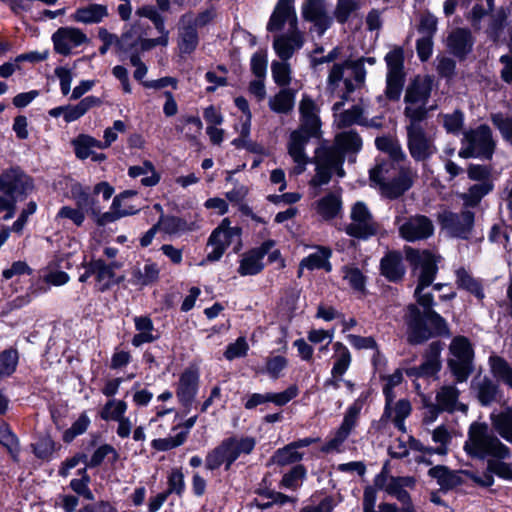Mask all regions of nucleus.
<instances>
[{"mask_svg": "<svg viewBox=\"0 0 512 512\" xmlns=\"http://www.w3.org/2000/svg\"><path fill=\"white\" fill-rule=\"evenodd\" d=\"M492 189L493 184L490 181H484L471 186L467 192L461 193L459 198L463 201L464 208H474Z\"/></svg>", "mask_w": 512, "mask_h": 512, "instance_id": "bb28decb", "label": "nucleus"}, {"mask_svg": "<svg viewBox=\"0 0 512 512\" xmlns=\"http://www.w3.org/2000/svg\"><path fill=\"white\" fill-rule=\"evenodd\" d=\"M437 29V19L430 13L423 14L420 18L418 31L423 36L433 37Z\"/></svg>", "mask_w": 512, "mask_h": 512, "instance_id": "338daca9", "label": "nucleus"}, {"mask_svg": "<svg viewBox=\"0 0 512 512\" xmlns=\"http://www.w3.org/2000/svg\"><path fill=\"white\" fill-rule=\"evenodd\" d=\"M273 46L277 55L283 61L290 59L295 51L294 46L290 44L285 35L275 37Z\"/></svg>", "mask_w": 512, "mask_h": 512, "instance_id": "052dcab7", "label": "nucleus"}, {"mask_svg": "<svg viewBox=\"0 0 512 512\" xmlns=\"http://www.w3.org/2000/svg\"><path fill=\"white\" fill-rule=\"evenodd\" d=\"M489 364L493 375L512 388V367L508 362L500 356L493 355L489 358Z\"/></svg>", "mask_w": 512, "mask_h": 512, "instance_id": "c9c22d12", "label": "nucleus"}, {"mask_svg": "<svg viewBox=\"0 0 512 512\" xmlns=\"http://www.w3.org/2000/svg\"><path fill=\"white\" fill-rule=\"evenodd\" d=\"M71 196L76 202V206L84 213H90L91 216H97L100 213V206L96 199L80 184H74L71 187Z\"/></svg>", "mask_w": 512, "mask_h": 512, "instance_id": "b1692460", "label": "nucleus"}, {"mask_svg": "<svg viewBox=\"0 0 512 512\" xmlns=\"http://www.w3.org/2000/svg\"><path fill=\"white\" fill-rule=\"evenodd\" d=\"M272 75L274 81L280 86H287L290 83V67L285 61L272 63Z\"/></svg>", "mask_w": 512, "mask_h": 512, "instance_id": "864d4df0", "label": "nucleus"}, {"mask_svg": "<svg viewBox=\"0 0 512 512\" xmlns=\"http://www.w3.org/2000/svg\"><path fill=\"white\" fill-rule=\"evenodd\" d=\"M407 147L410 156L417 162H424L436 153L434 139L423 127L406 126Z\"/></svg>", "mask_w": 512, "mask_h": 512, "instance_id": "9d476101", "label": "nucleus"}, {"mask_svg": "<svg viewBox=\"0 0 512 512\" xmlns=\"http://www.w3.org/2000/svg\"><path fill=\"white\" fill-rule=\"evenodd\" d=\"M468 437L464 450L472 457L480 459L486 456L498 459L510 457L509 448L489 432V427L486 423L474 422L471 424Z\"/></svg>", "mask_w": 512, "mask_h": 512, "instance_id": "20e7f679", "label": "nucleus"}, {"mask_svg": "<svg viewBox=\"0 0 512 512\" xmlns=\"http://www.w3.org/2000/svg\"><path fill=\"white\" fill-rule=\"evenodd\" d=\"M90 272H94L96 280L99 283L106 279H112L115 276L113 266H108L102 259L92 260L90 262Z\"/></svg>", "mask_w": 512, "mask_h": 512, "instance_id": "603ef678", "label": "nucleus"}, {"mask_svg": "<svg viewBox=\"0 0 512 512\" xmlns=\"http://www.w3.org/2000/svg\"><path fill=\"white\" fill-rule=\"evenodd\" d=\"M341 209V199L334 193H329L318 201V213L324 219L334 218Z\"/></svg>", "mask_w": 512, "mask_h": 512, "instance_id": "58836bf2", "label": "nucleus"}, {"mask_svg": "<svg viewBox=\"0 0 512 512\" xmlns=\"http://www.w3.org/2000/svg\"><path fill=\"white\" fill-rule=\"evenodd\" d=\"M135 212L136 211L130 207L124 208V209H121V208L113 209L112 208V211H110V212H105L103 214H101V212H100L99 215L93 216V217L95 218L96 223L99 226H105L106 224L114 222L115 220L119 219L122 216L130 215Z\"/></svg>", "mask_w": 512, "mask_h": 512, "instance_id": "13d9d810", "label": "nucleus"}, {"mask_svg": "<svg viewBox=\"0 0 512 512\" xmlns=\"http://www.w3.org/2000/svg\"><path fill=\"white\" fill-rule=\"evenodd\" d=\"M431 80L429 77L416 76L408 85L404 97L406 104H427L431 93Z\"/></svg>", "mask_w": 512, "mask_h": 512, "instance_id": "6ab92c4d", "label": "nucleus"}, {"mask_svg": "<svg viewBox=\"0 0 512 512\" xmlns=\"http://www.w3.org/2000/svg\"><path fill=\"white\" fill-rule=\"evenodd\" d=\"M335 142L336 146L320 147L316 149L313 157L316 173L309 182L311 186L319 187L328 184L333 174H336L340 178L344 177V153H356L362 147V139L354 130L339 133L335 137Z\"/></svg>", "mask_w": 512, "mask_h": 512, "instance_id": "f03ea898", "label": "nucleus"}, {"mask_svg": "<svg viewBox=\"0 0 512 512\" xmlns=\"http://www.w3.org/2000/svg\"><path fill=\"white\" fill-rule=\"evenodd\" d=\"M473 44V36L466 28H456L447 37V46L450 52L460 60L465 59L472 51Z\"/></svg>", "mask_w": 512, "mask_h": 512, "instance_id": "dca6fc26", "label": "nucleus"}, {"mask_svg": "<svg viewBox=\"0 0 512 512\" xmlns=\"http://www.w3.org/2000/svg\"><path fill=\"white\" fill-rule=\"evenodd\" d=\"M302 454L295 451V449L289 444L286 447L279 449L272 457L271 461L280 466L296 463L301 460Z\"/></svg>", "mask_w": 512, "mask_h": 512, "instance_id": "c03bdc74", "label": "nucleus"}, {"mask_svg": "<svg viewBox=\"0 0 512 512\" xmlns=\"http://www.w3.org/2000/svg\"><path fill=\"white\" fill-rule=\"evenodd\" d=\"M320 119L317 115L301 117L300 128L301 131L308 138L318 137L320 134Z\"/></svg>", "mask_w": 512, "mask_h": 512, "instance_id": "3c124183", "label": "nucleus"}, {"mask_svg": "<svg viewBox=\"0 0 512 512\" xmlns=\"http://www.w3.org/2000/svg\"><path fill=\"white\" fill-rule=\"evenodd\" d=\"M248 344L244 337H239L236 342L230 344L224 355L228 360L243 357L247 354Z\"/></svg>", "mask_w": 512, "mask_h": 512, "instance_id": "e2e57ef3", "label": "nucleus"}, {"mask_svg": "<svg viewBox=\"0 0 512 512\" xmlns=\"http://www.w3.org/2000/svg\"><path fill=\"white\" fill-rule=\"evenodd\" d=\"M330 255L329 250H323L318 253L311 254L307 258H304L300 263V268L307 267L308 269L325 268L330 270V264L328 263V257Z\"/></svg>", "mask_w": 512, "mask_h": 512, "instance_id": "a18cd8bd", "label": "nucleus"}, {"mask_svg": "<svg viewBox=\"0 0 512 512\" xmlns=\"http://www.w3.org/2000/svg\"><path fill=\"white\" fill-rule=\"evenodd\" d=\"M385 60L388 66L385 94L388 99L396 101L400 98L405 82V73L403 71L404 55L402 48H395L389 52Z\"/></svg>", "mask_w": 512, "mask_h": 512, "instance_id": "1a4fd4ad", "label": "nucleus"}, {"mask_svg": "<svg viewBox=\"0 0 512 512\" xmlns=\"http://www.w3.org/2000/svg\"><path fill=\"white\" fill-rule=\"evenodd\" d=\"M406 259L414 267L420 268L418 284L414 291L416 303L406 308L404 321L407 325V342L420 345L433 337L451 336L446 320L433 308L434 299L431 293H423L435 279L438 268L434 256L429 251L407 248Z\"/></svg>", "mask_w": 512, "mask_h": 512, "instance_id": "f257e3e1", "label": "nucleus"}, {"mask_svg": "<svg viewBox=\"0 0 512 512\" xmlns=\"http://www.w3.org/2000/svg\"><path fill=\"white\" fill-rule=\"evenodd\" d=\"M380 270L381 274L389 281L397 282L401 280L405 273L401 254L396 251L387 253L380 262Z\"/></svg>", "mask_w": 512, "mask_h": 512, "instance_id": "4be33fe9", "label": "nucleus"}, {"mask_svg": "<svg viewBox=\"0 0 512 512\" xmlns=\"http://www.w3.org/2000/svg\"><path fill=\"white\" fill-rule=\"evenodd\" d=\"M255 446V440L251 437L236 438L230 437L221 442L206 457V467L209 470L217 469L226 463V470L230 469L231 464L240 454H249Z\"/></svg>", "mask_w": 512, "mask_h": 512, "instance_id": "39448f33", "label": "nucleus"}, {"mask_svg": "<svg viewBox=\"0 0 512 512\" xmlns=\"http://www.w3.org/2000/svg\"><path fill=\"white\" fill-rule=\"evenodd\" d=\"M456 277V283L459 288L467 290L471 294L475 295L479 300L484 298V293L480 281L474 278L467 270L464 268H459L456 271Z\"/></svg>", "mask_w": 512, "mask_h": 512, "instance_id": "2f4dec72", "label": "nucleus"}, {"mask_svg": "<svg viewBox=\"0 0 512 512\" xmlns=\"http://www.w3.org/2000/svg\"><path fill=\"white\" fill-rule=\"evenodd\" d=\"M126 410V403L124 401H108L101 411V418L104 420H118L123 417Z\"/></svg>", "mask_w": 512, "mask_h": 512, "instance_id": "5fc2aeb1", "label": "nucleus"}, {"mask_svg": "<svg viewBox=\"0 0 512 512\" xmlns=\"http://www.w3.org/2000/svg\"><path fill=\"white\" fill-rule=\"evenodd\" d=\"M139 28V23H135L120 37L118 36V53H127L136 49L139 44V40H141Z\"/></svg>", "mask_w": 512, "mask_h": 512, "instance_id": "f704fd0d", "label": "nucleus"}, {"mask_svg": "<svg viewBox=\"0 0 512 512\" xmlns=\"http://www.w3.org/2000/svg\"><path fill=\"white\" fill-rule=\"evenodd\" d=\"M433 232V222L425 215L410 216L399 226L400 236L410 242L427 239Z\"/></svg>", "mask_w": 512, "mask_h": 512, "instance_id": "ddd939ff", "label": "nucleus"}, {"mask_svg": "<svg viewBox=\"0 0 512 512\" xmlns=\"http://www.w3.org/2000/svg\"><path fill=\"white\" fill-rule=\"evenodd\" d=\"M262 258L253 249L246 253L240 261L238 273L242 276L256 275L263 269Z\"/></svg>", "mask_w": 512, "mask_h": 512, "instance_id": "ea45409f", "label": "nucleus"}, {"mask_svg": "<svg viewBox=\"0 0 512 512\" xmlns=\"http://www.w3.org/2000/svg\"><path fill=\"white\" fill-rule=\"evenodd\" d=\"M33 451L38 458H48L54 451V442L49 436L42 437L33 445Z\"/></svg>", "mask_w": 512, "mask_h": 512, "instance_id": "0e129e2a", "label": "nucleus"}, {"mask_svg": "<svg viewBox=\"0 0 512 512\" xmlns=\"http://www.w3.org/2000/svg\"><path fill=\"white\" fill-rule=\"evenodd\" d=\"M449 351L448 367L452 375L456 382H465L474 370V351L470 342L464 336H457L452 340Z\"/></svg>", "mask_w": 512, "mask_h": 512, "instance_id": "423d86ee", "label": "nucleus"}, {"mask_svg": "<svg viewBox=\"0 0 512 512\" xmlns=\"http://www.w3.org/2000/svg\"><path fill=\"white\" fill-rule=\"evenodd\" d=\"M437 220L441 229L449 236L466 240L473 231L475 214L463 207L460 212L444 210L438 213Z\"/></svg>", "mask_w": 512, "mask_h": 512, "instance_id": "0eeeda50", "label": "nucleus"}, {"mask_svg": "<svg viewBox=\"0 0 512 512\" xmlns=\"http://www.w3.org/2000/svg\"><path fill=\"white\" fill-rule=\"evenodd\" d=\"M348 235L356 238H367L377 232L374 222L353 221L346 227Z\"/></svg>", "mask_w": 512, "mask_h": 512, "instance_id": "37998d69", "label": "nucleus"}, {"mask_svg": "<svg viewBox=\"0 0 512 512\" xmlns=\"http://www.w3.org/2000/svg\"><path fill=\"white\" fill-rule=\"evenodd\" d=\"M359 8L356 0H338L334 11L337 21L341 24L347 22L350 14Z\"/></svg>", "mask_w": 512, "mask_h": 512, "instance_id": "8fccbe9b", "label": "nucleus"}, {"mask_svg": "<svg viewBox=\"0 0 512 512\" xmlns=\"http://www.w3.org/2000/svg\"><path fill=\"white\" fill-rule=\"evenodd\" d=\"M428 474L429 476L437 479L441 489L445 491L453 489L463 483L459 472L451 471L446 466L438 465L432 467L429 469Z\"/></svg>", "mask_w": 512, "mask_h": 512, "instance_id": "393cba45", "label": "nucleus"}, {"mask_svg": "<svg viewBox=\"0 0 512 512\" xmlns=\"http://www.w3.org/2000/svg\"><path fill=\"white\" fill-rule=\"evenodd\" d=\"M393 164L383 161L375 165L369 172V178L373 186L377 187L380 194L390 200L403 196L417 179V172L410 166H400L397 175L391 177Z\"/></svg>", "mask_w": 512, "mask_h": 512, "instance_id": "7ed1b4c3", "label": "nucleus"}, {"mask_svg": "<svg viewBox=\"0 0 512 512\" xmlns=\"http://www.w3.org/2000/svg\"><path fill=\"white\" fill-rule=\"evenodd\" d=\"M34 188L33 180L20 168H11L0 175V197L6 200L25 198Z\"/></svg>", "mask_w": 512, "mask_h": 512, "instance_id": "6e6552de", "label": "nucleus"}, {"mask_svg": "<svg viewBox=\"0 0 512 512\" xmlns=\"http://www.w3.org/2000/svg\"><path fill=\"white\" fill-rule=\"evenodd\" d=\"M100 104V99L94 96H88L82 99L75 106H66V113L64 119L66 122H72L83 116L91 107Z\"/></svg>", "mask_w": 512, "mask_h": 512, "instance_id": "4c0bfd02", "label": "nucleus"}, {"mask_svg": "<svg viewBox=\"0 0 512 512\" xmlns=\"http://www.w3.org/2000/svg\"><path fill=\"white\" fill-rule=\"evenodd\" d=\"M427 112L426 104H408L404 110V115L410 121L407 126L422 127L421 121L426 118Z\"/></svg>", "mask_w": 512, "mask_h": 512, "instance_id": "49530a36", "label": "nucleus"}, {"mask_svg": "<svg viewBox=\"0 0 512 512\" xmlns=\"http://www.w3.org/2000/svg\"><path fill=\"white\" fill-rule=\"evenodd\" d=\"M228 224V219H224L221 225L211 234L208 245L212 246L213 250L208 253L207 261L212 262L219 260L234 238L238 239L240 237L241 229L238 227H229Z\"/></svg>", "mask_w": 512, "mask_h": 512, "instance_id": "9b49d317", "label": "nucleus"}, {"mask_svg": "<svg viewBox=\"0 0 512 512\" xmlns=\"http://www.w3.org/2000/svg\"><path fill=\"white\" fill-rule=\"evenodd\" d=\"M443 344L440 341L432 342L424 354V362L418 367L406 369L409 377H430L436 375L441 369L440 353Z\"/></svg>", "mask_w": 512, "mask_h": 512, "instance_id": "4468645a", "label": "nucleus"}, {"mask_svg": "<svg viewBox=\"0 0 512 512\" xmlns=\"http://www.w3.org/2000/svg\"><path fill=\"white\" fill-rule=\"evenodd\" d=\"M0 444H2L8 452L11 454L12 458L17 461L18 452H19V442L17 437L11 432L9 426L0 421Z\"/></svg>", "mask_w": 512, "mask_h": 512, "instance_id": "79ce46f5", "label": "nucleus"}, {"mask_svg": "<svg viewBox=\"0 0 512 512\" xmlns=\"http://www.w3.org/2000/svg\"><path fill=\"white\" fill-rule=\"evenodd\" d=\"M151 174L150 176L144 177L141 180V183L144 186H154L160 180V175L156 172L154 165L152 162L146 160L143 162L141 166H131L128 170L129 176L136 178L142 175Z\"/></svg>", "mask_w": 512, "mask_h": 512, "instance_id": "72a5a7b5", "label": "nucleus"}, {"mask_svg": "<svg viewBox=\"0 0 512 512\" xmlns=\"http://www.w3.org/2000/svg\"><path fill=\"white\" fill-rule=\"evenodd\" d=\"M487 470L506 479H512V468L509 464L501 461L489 460Z\"/></svg>", "mask_w": 512, "mask_h": 512, "instance_id": "774afa93", "label": "nucleus"}, {"mask_svg": "<svg viewBox=\"0 0 512 512\" xmlns=\"http://www.w3.org/2000/svg\"><path fill=\"white\" fill-rule=\"evenodd\" d=\"M492 123L500 130L503 137L512 143V117H504L501 113L491 115Z\"/></svg>", "mask_w": 512, "mask_h": 512, "instance_id": "bf43d9fd", "label": "nucleus"}, {"mask_svg": "<svg viewBox=\"0 0 512 512\" xmlns=\"http://www.w3.org/2000/svg\"><path fill=\"white\" fill-rule=\"evenodd\" d=\"M303 17L315 24L319 35L331 25V18L327 15L323 0H308L303 5Z\"/></svg>", "mask_w": 512, "mask_h": 512, "instance_id": "f3484780", "label": "nucleus"}, {"mask_svg": "<svg viewBox=\"0 0 512 512\" xmlns=\"http://www.w3.org/2000/svg\"><path fill=\"white\" fill-rule=\"evenodd\" d=\"M310 138L305 136L301 131H293L288 144L289 155L297 164L306 165L307 157L304 153V147Z\"/></svg>", "mask_w": 512, "mask_h": 512, "instance_id": "7c9ffc66", "label": "nucleus"}, {"mask_svg": "<svg viewBox=\"0 0 512 512\" xmlns=\"http://www.w3.org/2000/svg\"><path fill=\"white\" fill-rule=\"evenodd\" d=\"M52 42L56 53L68 56L74 47L89 43V39L78 28L60 27L53 33Z\"/></svg>", "mask_w": 512, "mask_h": 512, "instance_id": "f8f14e48", "label": "nucleus"}, {"mask_svg": "<svg viewBox=\"0 0 512 512\" xmlns=\"http://www.w3.org/2000/svg\"><path fill=\"white\" fill-rule=\"evenodd\" d=\"M179 49L181 53H191L198 45V34L193 26V14L181 16L179 21Z\"/></svg>", "mask_w": 512, "mask_h": 512, "instance_id": "a211bd4d", "label": "nucleus"}, {"mask_svg": "<svg viewBox=\"0 0 512 512\" xmlns=\"http://www.w3.org/2000/svg\"><path fill=\"white\" fill-rule=\"evenodd\" d=\"M89 423V418L85 414H81L80 417L73 423L71 428L64 432L63 441L70 443L77 435H80L86 431Z\"/></svg>", "mask_w": 512, "mask_h": 512, "instance_id": "4d7b16f0", "label": "nucleus"}, {"mask_svg": "<svg viewBox=\"0 0 512 512\" xmlns=\"http://www.w3.org/2000/svg\"><path fill=\"white\" fill-rule=\"evenodd\" d=\"M136 14L142 17L149 18L159 33L169 34L165 29L163 17L152 6H143L136 11Z\"/></svg>", "mask_w": 512, "mask_h": 512, "instance_id": "6e6d98bb", "label": "nucleus"}, {"mask_svg": "<svg viewBox=\"0 0 512 512\" xmlns=\"http://www.w3.org/2000/svg\"><path fill=\"white\" fill-rule=\"evenodd\" d=\"M159 269L156 264L137 265L132 269V282L135 285L146 286L158 280Z\"/></svg>", "mask_w": 512, "mask_h": 512, "instance_id": "c756f323", "label": "nucleus"}, {"mask_svg": "<svg viewBox=\"0 0 512 512\" xmlns=\"http://www.w3.org/2000/svg\"><path fill=\"white\" fill-rule=\"evenodd\" d=\"M494 430L505 440L512 443V408L490 416Z\"/></svg>", "mask_w": 512, "mask_h": 512, "instance_id": "c85d7f7f", "label": "nucleus"}, {"mask_svg": "<svg viewBox=\"0 0 512 512\" xmlns=\"http://www.w3.org/2000/svg\"><path fill=\"white\" fill-rule=\"evenodd\" d=\"M471 388L475 390L476 397L481 405L488 406L497 401L498 385L488 377L474 378Z\"/></svg>", "mask_w": 512, "mask_h": 512, "instance_id": "5701e85b", "label": "nucleus"}, {"mask_svg": "<svg viewBox=\"0 0 512 512\" xmlns=\"http://www.w3.org/2000/svg\"><path fill=\"white\" fill-rule=\"evenodd\" d=\"M344 278L357 291H364L365 277L358 268L344 267Z\"/></svg>", "mask_w": 512, "mask_h": 512, "instance_id": "680f3d73", "label": "nucleus"}, {"mask_svg": "<svg viewBox=\"0 0 512 512\" xmlns=\"http://www.w3.org/2000/svg\"><path fill=\"white\" fill-rule=\"evenodd\" d=\"M364 109L360 105H353L350 109H347L339 114H336L337 127L347 128L354 124L361 125L363 121Z\"/></svg>", "mask_w": 512, "mask_h": 512, "instance_id": "e433bc0d", "label": "nucleus"}, {"mask_svg": "<svg viewBox=\"0 0 512 512\" xmlns=\"http://www.w3.org/2000/svg\"><path fill=\"white\" fill-rule=\"evenodd\" d=\"M294 94L290 89H282L277 95L270 99V107L278 113H288L292 110Z\"/></svg>", "mask_w": 512, "mask_h": 512, "instance_id": "a19ab883", "label": "nucleus"}, {"mask_svg": "<svg viewBox=\"0 0 512 512\" xmlns=\"http://www.w3.org/2000/svg\"><path fill=\"white\" fill-rule=\"evenodd\" d=\"M158 228L167 234H175L180 230H183L186 226V221L175 216L161 215L158 223Z\"/></svg>", "mask_w": 512, "mask_h": 512, "instance_id": "09e8293b", "label": "nucleus"}, {"mask_svg": "<svg viewBox=\"0 0 512 512\" xmlns=\"http://www.w3.org/2000/svg\"><path fill=\"white\" fill-rule=\"evenodd\" d=\"M377 149L389 155L394 162H404L406 154L399 142L391 136H381L375 139Z\"/></svg>", "mask_w": 512, "mask_h": 512, "instance_id": "cd10ccee", "label": "nucleus"}, {"mask_svg": "<svg viewBox=\"0 0 512 512\" xmlns=\"http://www.w3.org/2000/svg\"><path fill=\"white\" fill-rule=\"evenodd\" d=\"M198 385V375L193 370H185L179 380L177 396L181 403L190 407L196 395Z\"/></svg>", "mask_w": 512, "mask_h": 512, "instance_id": "412c9836", "label": "nucleus"}, {"mask_svg": "<svg viewBox=\"0 0 512 512\" xmlns=\"http://www.w3.org/2000/svg\"><path fill=\"white\" fill-rule=\"evenodd\" d=\"M304 476L305 468L302 465H296L283 476L281 485L287 488H295L297 481L304 478Z\"/></svg>", "mask_w": 512, "mask_h": 512, "instance_id": "69168bd1", "label": "nucleus"}, {"mask_svg": "<svg viewBox=\"0 0 512 512\" xmlns=\"http://www.w3.org/2000/svg\"><path fill=\"white\" fill-rule=\"evenodd\" d=\"M106 16H108V10L105 5L89 4L88 6L77 9L73 14V19L76 22L91 24L101 22Z\"/></svg>", "mask_w": 512, "mask_h": 512, "instance_id": "a878e982", "label": "nucleus"}, {"mask_svg": "<svg viewBox=\"0 0 512 512\" xmlns=\"http://www.w3.org/2000/svg\"><path fill=\"white\" fill-rule=\"evenodd\" d=\"M285 22H289L290 28H295L297 17L292 3L278 1L270 20L267 30L270 32L280 31Z\"/></svg>", "mask_w": 512, "mask_h": 512, "instance_id": "aec40b11", "label": "nucleus"}, {"mask_svg": "<svg viewBox=\"0 0 512 512\" xmlns=\"http://www.w3.org/2000/svg\"><path fill=\"white\" fill-rule=\"evenodd\" d=\"M459 391L455 386H443L436 394V404L444 412L452 413L458 403Z\"/></svg>", "mask_w": 512, "mask_h": 512, "instance_id": "473e14b6", "label": "nucleus"}, {"mask_svg": "<svg viewBox=\"0 0 512 512\" xmlns=\"http://www.w3.org/2000/svg\"><path fill=\"white\" fill-rule=\"evenodd\" d=\"M465 139L473 146L477 156H482L486 159L492 157L495 143L492 139L491 129L487 125H481L476 130L467 132Z\"/></svg>", "mask_w": 512, "mask_h": 512, "instance_id": "2eb2a0df", "label": "nucleus"}, {"mask_svg": "<svg viewBox=\"0 0 512 512\" xmlns=\"http://www.w3.org/2000/svg\"><path fill=\"white\" fill-rule=\"evenodd\" d=\"M18 362V353L16 350H5L0 354V376L11 375Z\"/></svg>", "mask_w": 512, "mask_h": 512, "instance_id": "de8ad7c7", "label": "nucleus"}]
</instances>
